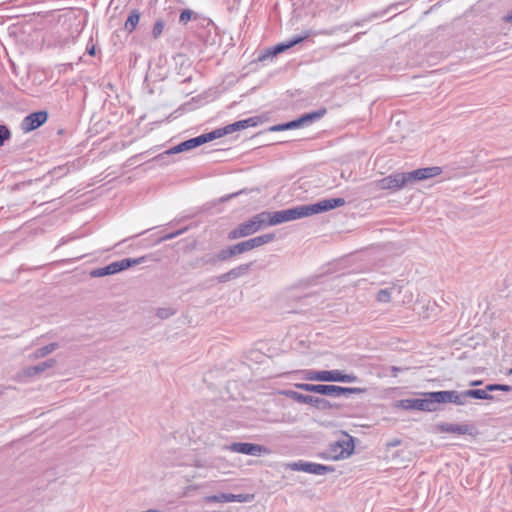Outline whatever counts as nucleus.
I'll return each mask as SVG.
<instances>
[{
    "mask_svg": "<svg viewBox=\"0 0 512 512\" xmlns=\"http://www.w3.org/2000/svg\"><path fill=\"white\" fill-rule=\"evenodd\" d=\"M403 285L400 283H392L389 288L380 289L376 294V300L380 303H388L392 299L394 292L401 293Z\"/></svg>",
    "mask_w": 512,
    "mask_h": 512,
    "instance_id": "aec40b11",
    "label": "nucleus"
},
{
    "mask_svg": "<svg viewBox=\"0 0 512 512\" xmlns=\"http://www.w3.org/2000/svg\"><path fill=\"white\" fill-rule=\"evenodd\" d=\"M183 231L182 230H178L176 232H173V233H170V234H167L165 235L162 240H170V239H173L175 238L176 236L180 235Z\"/></svg>",
    "mask_w": 512,
    "mask_h": 512,
    "instance_id": "ea45409f",
    "label": "nucleus"
},
{
    "mask_svg": "<svg viewBox=\"0 0 512 512\" xmlns=\"http://www.w3.org/2000/svg\"><path fill=\"white\" fill-rule=\"evenodd\" d=\"M463 396V405L466 404L467 398H474L479 400H492V401H502L499 397H496L492 394L486 393L484 389H469L462 392Z\"/></svg>",
    "mask_w": 512,
    "mask_h": 512,
    "instance_id": "a211bd4d",
    "label": "nucleus"
},
{
    "mask_svg": "<svg viewBox=\"0 0 512 512\" xmlns=\"http://www.w3.org/2000/svg\"><path fill=\"white\" fill-rule=\"evenodd\" d=\"M11 137V132L6 125H0V147Z\"/></svg>",
    "mask_w": 512,
    "mask_h": 512,
    "instance_id": "f704fd0d",
    "label": "nucleus"
},
{
    "mask_svg": "<svg viewBox=\"0 0 512 512\" xmlns=\"http://www.w3.org/2000/svg\"><path fill=\"white\" fill-rule=\"evenodd\" d=\"M183 150H182V146H181V143L175 145L174 147L168 149L167 151H165L164 153L160 154L158 156L159 159H162L164 158L166 155H172V154H178V153H182Z\"/></svg>",
    "mask_w": 512,
    "mask_h": 512,
    "instance_id": "c9c22d12",
    "label": "nucleus"
},
{
    "mask_svg": "<svg viewBox=\"0 0 512 512\" xmlns=\"http://www.w3.org/2000/svg\"><path fill=\"white\" fill-rule=\"evenodd\" d=\"M165 27V23L163 20L159 19L155 22L152 30V36L154 39H157L161 36Z\"/></svg>",
    "mask_w": 512,
    "mask_h": 512,
    "instance_id": "473e14b6",
    "label": "nucleus"
},
{
    "mask_svg": "<svg viewBox=\"0 0 512 512\" xmlns=\"http://www.w3.org/2000/svg\"><path fill=\"white\" fill-rule=\"evenodd\" d=\"M58 347H59L58 343H56V342L50 343L46 346H43V347L37 349L35 352H33L32 354L29 355V358L32 360L43 358V357L49 355L50 353H52L53 351H55Z\"/></svg>",
    "mask_w": 512,
    "mask_h": 512,
    "instance_id": "393cba45",
    "label": "nucleus"
},
{
    "mask_svg": "<svg viewBox=\"0 0 512 512\" xmlns=\"http://www.w3.org/2000/svg\"><path fill=\"white\" fill-rule=\"evenodd\" d=\"M291 467L293 470L303 471L315 475H325L334 471V468L331 466L302 461L294 463Z\"/></svg>",
    "mask_w": 512,
    "mask_h": 512,
    "instance_id": "f8f14e48",
    "label": "nucleus"
},
{
    "mask_svg": "<svg viewBox=\"0 0 512 512\" xmlns=\"http://www.w3.org/2000/svg\"><path fill=\"white\" fill-rule=\"evenodd\" d=\"M251 219L253 220L258 231H260L264 227L271 226L269 211H262L256 215L252 216Z\"/></svg>",
    "mask_w": 512,
    "mask_h": 512,
    "instance_id": "b1692460",
    "label": "nucleus"
},
{
    "mask_svg": "<svg viewBox=\"0 0 512 512\" xmlns=\"http://www.w3.org/2000/svg\"><path fill=\"white\" fill-rule=\"evenodd\" d=\"M218 264L216 254L208 253L197 258L192 264L193 268H201L206 265L215 266Z\"/></svg>",
    "mask_w": 512,
    "mask_h": 512,
    "instance_id": "a878e982",
    "label": "nucleus"
},
{
    "mask_svg": "<svg viewBox=\"0 0 512 512\" xmlns=\"http://www.w3.org/2000/svg\"><path fill=\"white\" fill-rule=\"evenodd\" d=\"M362 34H363L362 32L357 33V34L354 36L353 40H357V39H359V38H360V36H361Z\"/></svg>",
    "mask_w": 512,
    "mask_h": 512,
    "instance_id": "a18cd8bd",
    "label": "nucleus"
},
{
    "mask_svg": "<svg viewBox=\"0 0 512 512\" xmlns=\"http://www.w3.org/2000/svg\"><path fill=\"white\" fill-rule=\"evenodd\" d=\"M145 260V257H139V258H124L120 261H115L114 264L116 266L117 273L124 271L132 266L138 265L143 263Z\"/></svg>",
    "mask_w": 512,
    "mask_h": 512,
    "instance_id": "5701e85b",
    "label": "nucleus"
},
{
    "mask_svg": "<svg viewBox=\"0 0 512 512\" xmlns=\"http://www.w3.org/2000/svg\"><path fill=\"white\" fill-rule=\"evenodd\" d=\"M215 139V133H213V131L201 134L197 137L190 138L181 142L182 150L183 152L189 151Z\"/></svg>",
    "mask_w": 512,
    "mask_h": 512,
    "instance_id": "dca6fc26",
    "label": "nucleus"
},
{
    "mask_svg": "<svg viewBox=\"0 0 512 512\" xmlns=\"http://www.w3.org/2000/svg\"><path fill=\"white\" fill-rule=\"evenodd\" d=\"M88 54L91 55V56H94L95 55V47L92 46L91 48H89L87 50Z\"/></svg>",
    "mask_w": 512,
    "mask_h": 512,
    "instance_id": "79ce46f5",
    "label": "nucleus"
},
{
    "mask_svg": "<svg viewBox=\"0 0 512 512\" xmlns=\"http://www.w3.org/2000/svg\"><path fill=\"white\" fill-rule=\"evenodd\" d=\"M346 203L344 198L323 199L317 203L310 205H300L286 210L270 212V225H278L284 222L300 219L326 212L337 207L344 206Z\"/></svg>",
    "mask_w": 512,
    "mask_h": 512,
    "instance_id": "f257e3e1",
    "label": "nucleus"
},
{
    "mask_svg": "<svg viewBox=\"0 0 512 512\" xmlns=\"http://www.w3.org/2000/svg\"><path fill=\"white\" fill-rule=\"evenodd\" d=\"M401 406L404 409H415L420 411L433 412L435 407L432 403V398L428 396V393L424 395V398H413L405 399L401 401Z\"/></svg>",
    "mask_w": 512,
    "mask_h": 512,
    "instance_id": "9b49d317",
    "label": "nucleus"
},
{
    "mask_svg": "<svg viewBox=\"0 0 512 512\" xmlns=\"http://www.w3.org/2000/svg\"><path fill=\"white\" fill-rule=\"evenodd\" d=\"M399 370H400V368H398V367H395V366H393V367H392V371H393V372H397V371H399Z\"/></svg>",
    "mask_w": 512,
    "mask_h": 512,
    "instance_id": "49530a36",
    "label": "nucleus"
},
{
    "mask_svg": "<svg viewBox=\"0 0 512 512\" xmlns=\"http://www.w3.org/2000/svg\"><path fill=\"white\" fill-rule=\"evenodd\" d=\"M481 383H482L481 381H479V380H475V381H472V382L470 383V385H471V386H477V385H480Z\"/></svg>",
    "mask_w": 512,
    "mask_h": 512,
    "instance_id": "37998d69",
    "label": "nucleus"
},
{
    "mask_svg": "<svg viewBox=\"0 0 512 512\" xmlns=\"http://www.w3.org/2000/svg\"><path fill=\"white\" fill-rule=\"evenodd\" d=\"M261 123V118L258 116L250 117L244 120L236 121L232 124H229L225 127L218 128L213 130V133H215V138L218 139L220 137H223L225 135L231 134L233 132L246 129L248 127H256Z\"/></svg>",
    "mask_w": 512,
    "mask_h": 512,
    "instance_id": "0eeeda50",
    "label": "nucleus"
},
{
    "mask_svg": "<svg viewBox=\"0 0 512 512\" xmlns=\"http://www.w3.org/2000/svg\"><path fill=\"white\" fill-rule=\"evenodd\" d=\"M237 255H239V254L236 249V245H232V246L226 247V248L220 250L218 253H216V258L219 263V262H225Z\"/></svg>",
    "mask_w": 512,
    "mask_h": 512,
    "instance_id": "cd10ccee",
    "label": "nucleus"
},
{
    "mask_svg": "<svg viewBox=\"0 0 512 512\" xmlns=\"http://www.w3.org/2000/svg\"><path fill=\"white\" fill-rule=\"evenodd\" d=\"M295 387L307 392H314L320 395L340 397H348L351 394H363L366 392L365 388L360 387H341L330 384H308V383H297Z\"/></svg>",
    "mask_w": 512,
    "mask_h": 512,
    "instance_id": "7ed1b4c3",
    "label": "nucleus"
},
{
    "mask_svg": "<svg viewBox=\"0 0 512 512\" xmlns=\"http://www.w3.org/2000/svg\"><path fill=\"white\" fill-rule=\"evenodd\" d=\"M176 313V310L168 307V308H159L157 309L156 315L160 319H167L171 316H173Z\"/></svg>",
    "mask_w": 512,
    "mask_h": 512,
    "instance_id": "72a5a7b5",
    "label": "nucleus"
},
{
    "mask_svg": "<svg viewBox=\"0 0 512 512\" xmlns=\"http://www.w3.org/2000/svg\"><path fill=\"white\" fill-rule=\"evenodd\" d=\"M310 35H311V32L310 31H306L303 35L294 36L293 38H291L289 41H287L285 43L277 44L272 49L268 50L266 55H263V56L259 57V59L263 60L267 56H275V55H277L279 53H282L285 50L295 46L296 44L301 43L302 41L307 39Z\"/></svg>",
    "mask_w": 512,
    "mask_h": 512,
    "instance_id": "ddd939ff",
    "label": "nucleus"
},
{
    "mask_svg": "<svg viewBox=\"0 0 512 512\" xmlns=\"http://www.w3.org/2000/svg\"><path fill=\"white\" fill-rule=\"evenodd\" d=\"M442 169L438 166L416 169L411 172L393 173L375 182V186L381 190H400L401 188L416 181L433 178L441 174Z\"/></svg>",
    "mask_w": 512,
    "mask_h": 512,
    "instance_id": "f03ea898",
    "label": "nucleus"
},
{
    "mask_svg": "<svg viewBox=\"0 0 512 512\" xmlns=\"http://www.w3.org/2000/svg\"><path fill=\"white\" fill-rule=\"evenodd\" d=\"M299 123L300 122L298 121V118H297L295 120H292V121H289V122H286V123H282V124H277V125L271 126L268 129V131H270V132H280V131L300 128V124Z\"/></svg>",
    "mask_w": 512,
    "mask_h": 512,
    "instance_id": "c756f323",
    "label": "nucleus"
},
{
    "mask_svg": "<svg viewBox=\"0 0 512 512\" xmlns=\"http://www.w3.org/2000/svg\"><path fill=\"white\" fill-rule=\"evenodd\" d=\"M218 282L225 283L232 280L230 272L223 273L217 277Z\"/></svg>",
    "mask_w": 512,
    "mask_h": 512,
    "instance_id": "4c0bfd02",
    "label": "nucleus"
},
{
    "mask_svg": "<svg viewBox=\"0 0 512 512\" xmlns=\"http://www.w3.org/2000/svg\"><path fill=\"white\" fill-rule=\"evenodd\" d=\"M275 237L276 236L274 233L263 234L235 244L236 249L238 251V254L240 255L254 248L272 242L275 239Z\"/></svg>",
    "mask_w": 512,
    "mask_h": 512,
    "instance_id": "1a4fd4ad",
    "label": "nucleus"
},
{
    "mask_svg": "<svg viewBox=\"0 0 512 512\" xmlns=\"http://www.w3.org/2000/svg\"><path fill=\"white\" fill-rule=\"evenodd\" d=\"M304 379L309 381L343 383H354L358 381V377L355 374H345L341 370H306Z\"/></svg>",
    "mask_w": 512,
    "mask_h": 512,
    "instance_id": "20e7f679",
    "label": "nucleus"
},
{
    "mask_svg": "<svg viewBox=\"0 0 512 512\" xmlns=\"http://www.w3.org/2000/svg\"><path fill=\"white\" fill-rule=\"evenodd\" d=\"M116 273H117L116 266H115L114 262H112L105 267H101V268L92 270L90 272V276L93 278H97V277H104L107 275H113Z\"/></svg>",
    "mask_w": 512,
    "mask_h": 512,
    "instance_id": "c85d7f7f",
    "label": "nucleus"
},
{
    "mask_svg": "<svg viewBox=\"0 0 512 512\" xmlns=\"http://www.w3.org/2000/svg\"><path fill=\"white\" fill-rule=\"evenodd\" d=\"M140 20V12L136 9L132 10L125 21L124 28L128 33H132Z\"/></svg>",
    "mask_w": 512,
    "mask_h": 512,
    "instance_id": "bb28decb",
    "label": "nucleus"
},
{
    "mask_svg": "<svg viewBox=\"0 0 512 512\" xmlns=\"http://www.w3.org/2000/svg\"><path fill=\"white\" fill-rule=\"evenodd\" d=\"M401 443H402V441L400 439L395 438V439L387 442L386 447L387 448L396 447V446H399Z\"/></svg>",
    "mask_w": 512,
    "mask_h": 512,
    "instance_id": "58836bf2",
    "label": "nucleus"
},
{
    "mask_svg": "<svg viewBox=\"0 0 512 512\" xmlns=\"http://www.w3.org/2000/svg\"><path fill=\"white\" fill-rule=\"evenodd\" d=\"M285 395L298 403L309 404L318 410H330L339 408L338 404L331 403L327 399L318 396L306 395L293 390L286 391Z\"/></svg>",
    "mask_w": 512,
    "mask_h": 512,
    "instance_id": "423d86ee",
    "label": "nucleus"
},
{
    "mask_svg": "<svg viewBox=\"0 0 512 512\" xmlns=\"http://www.w3.org/2000/svg\"><path fill=\"white\" fill-rule=\"evenodd\" d=\"M437 429L442 433L471 434L470 427L466 424L440 423L437 425Z\"/></svg>",
    "mask_w": 512,
    "mask_h": 512,
    "instance_id": "6ab92c4d",
    "label": "nucleus"
},
{
    "mask_svg": "<svg viewBox=\"0 0 512 512\" xmlns=\"http://www.w3.org/2000/svg\"><path fill=\"white\" fill-rule=\"evenodd\" d=\"M253 263L249 262L246 264H241L231 270H229L232 280L237 279L239 277L244 276L251 269Z\"/></svg>",
    "mask_w": 512,
    "mask_h": 512,
    "instance_id": "7c9ffc66",
    "label": "nucleus"
},
{
    "mask_svg": "<svg viewBox=\"0 0 512 512\" xmlns=\"http://www.w3.org/2000/svg\"><path fill=\"white\" fill-rule=\"evenodd\" d=\"M252 498L249 494H232V493H219L208 497L211 502H248Z\"/></svg>",
    "mask_w": 512,
    "mask_h": 512,
    "instance_id": "f3484780",
    "label": "nucleus"
},
{
    "mask_svg": "<svg viewBox=\"0 0 512 512\" xmlns=\"http://www.w3.org/2000/svg\"><path fill=\"white\" fill-rule=\"evenodd\" d=\"M142 512H162V511L156 510V509H148V510H145V511H142Z\"/></svg>",
    "mask_w": 512,
    "mask_h": 512,
    "instance_id": "c03bdc74",
    "label": "nucleus"
},
{
    "mask_svg": "<svg viewBox=\"0 0 512 512\" xmlns=\"http://www.w3.org/2000/svg\"><path fill=\"white\" fill-rule=\"evenodd\" d=\"M428 396L432 398V403L433 406L435 407V411L438 409V404L442 403H453L456 405H463L462 392H458L455 390L429 392Z\"/></svg>",
    "mask_w": 512,
    "mask_h": 512,
    "instance_id": "6e6552de",
    "label": "nucleus"
},
{
    "mask_svg": "<svg viewBox=\"0 0 512 512\" xmlns=\"http://www.w3.org/2000/svg\"><path fill=\"white\" fill-rule=\"evenodd\" d=\"M484 390L489 394L494 391L510 392L512 391V386L506 384H488L485 386Z\"/></svg>",
    "mask_w": 512,
    "mask_h": 512,
    "instance_id": "2f4dec72",
    "label": "nucleus"
},
{
    "mask_svg": "<svg viewBox=\"0 0 512 512\" xmlns=\"http://www.w3.org/2000/svg\"><path fill=\"white\" fill-rule=\"evenodd\" d=\"M56 360L53 358L47 359L37 365L27 367L24 372L25 375L28 377H33L35 375H38L47 369L53 368L56 365Z\"/></svg>",
    "mask_w": 512,
    "mask_h": 512,
    "instance_id": "412c9836",
    "label": "nucleus"
},
{
    "mask_svg": "<svg viewBox=\"0 0 512 512\" xmlns=\"http://www.w3.org/2000/svg\"><path fill=\"white\" fill-rule=\"evenodd\" d=\"M193 12L191 10H183L179 17V22L182 24H186L189 20H191Z\"/></svg>",
    "mask_w": 512,
    "mask_h": 512,
    "instance_id": "e433bc0d",
    "label": "nucleus"
},
{
    "mask_svg": "<svg viewBox=\"0 0 512 512\" xmlns=\"http://www.w3.org/2000/svg\"><path fill=\"white\" fill-rule=\"evenodd\" d=\"M48 119L46 111H37L27 115L21 122V129L24 132H31L42 126Z\"/></svg>",
    "mask_w": 512,
    "mask_h": 512,
    "instance_id": "9d476101",
    "label": "nucleus"
},
{
    "mask_svg": "<svg viewBox=\"0 0 512 512\" xmlns=\"http://www.w3.org/2000/svg\"><path fill=\"white\" fill-rule=\"evenodd\" d=\"M503 20L505 22H511L512 21V11L508 14H506L504 17H503Z\"/></svg>",
    "mask_w": 512,
    "mask_h": 512,
    "instance_id": "a19ab883",
    "label": "nucleus"
},
{
    "mask_svg": "<svg viewBox=\"0 0 512 512\" xmlns=\"http://www.w3.org/2000/svg\"><path fill=\"white\" fill-rule=\"evenodd\" d=\"M258 232L253 220L250 218L247 221L240 223L237 227L228 233V239L235 240L243 237L250 236Z\"/></svg>",
    "mask_w": 512,
    "mask_h": 512,
    "instance_id": "4468645a",
    "label": "nucleus"
},
{
    "mask_svg": "<svg viewBox=\"0 0 512 512\" xmlns=\"http://www.w3.org/2000/svg\"><path fill=\"white\" fill-rule=\"evenodd\" d=\"M327 110L325 108H321L317 111H313L310 113L303 114L298 118V121L300 122V127L307 126L319 119H321L325 114Z\"/></svg>",
    "mask_w": 512,
    "mask_h": 512,
    "instance_id": "4be33fe9",
    "label": "nucleus"
},
{
    "mask_svg": "<svg viewBox=\"0 0 512 512\" xmlns=\"http://www.w3.org/2000/svg\"><path fill=\"white\" fill-rule=\"evenodd\" d=\"M230 450L236 453L257 456L265 451V448L259 444L235 442L231 444Z\"/></svg>",
    "mask_w": 512,
    "mask_h": 512,
    "instance_id": "2eb2a0df",
    "label": "nucleus"
},
{
    "mask_svg": "<svg viewBox=\"0 0 512 512\" xmlns=\"http://www.w3.org/2000/svg\"><path fill=\"white\" fill-rule=\"evenodd\" d=\"M354 447L353 438L344 434L342 439L329 444L328 448L322 453V457L332 460L345 459L353 453Z\"/></svg>",
    "mask_w": 512,
    "mask_h": 512,
    "instance_id": "39448f33",
    "label": "nucleus"
}]
</instances>
